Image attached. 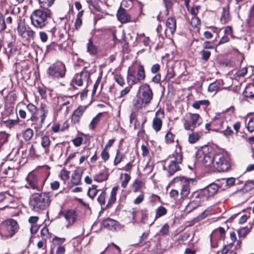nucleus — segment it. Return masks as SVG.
Here are the masks:
<instances>
[{"instance_id":"nucleus-22","label":"nucleus","mask_w":254,"mask_h":254,"mask_svg":"<svg viewBox=\"0 0 254 254\" xmlns=\"http://www.w3.org/2000/svg\"><path fill=\"white\" fill-rule=\"evenodd\" d=\"M231 20L229 14V6L226 5L223 7L222 15L220 17V21L223 24L228 22Z\"/></svg>"},{"instance_id":"nucleus-42","label":"nucleus","mask_w":254,"mask_h":254,"mask_svg":"<svg viewBox=\"0 0 254 254\" xmlns=\"http://www.w3.org/2000/svg\"><path fill=\"white\" fill-rule=\"evenodd\" d=\"M175 76V72L173 68L171 67L168 69L167 73L166 74L165 79L167 81H169Z\"/></svg>"},{"instance_id":"nucleus-4","label":"nucleus","mask_w":254,"mask_h":254,"mask_svg":"<svg viewBox=\"0 0 254 254\" xmlns=\"http://www.w3.org/2000/svg\"><path fill=\"white\" fill-rule=\"evenodd\" d=\"M49 18V12L41 9L35 10L30 16L33 25L39 28L44 27L48 24Z\"/></svg>"},{"instance_id":"nucleus-8","label":"nucleus","mask_w":254,"mask_h":254,"mask_svg":"<svg viewBox=\"0 0 254 254\" xmlns=\"http://www.w3.org/2000/svg\"><path fill=\"white\" fill-rule=\"evenodd\" d=\"M202 120L198 114L189 113L187 119L184 122V127L186 130L193 131L194 129L199 126Z\"/></svg>"},{"instance_id":"nucleus-6","label":"nucleus","mask_w":254,"mask_h":254,"mask_svg":"<svg viewBox=\"0 0 254 254\" xmlns=\"http://www.w3.org/2000/svg\"><path fill=\"white\" fill-rule=\"evenodd\" d=\"M4 223V226L1 230V235L5 238H11L18 231V223L13 219H7Z\"/></svg>"},{"instance_id":"nucleus-38","label":"nucleus","mask_w":254,"mask_h":254,"mask_svg":"<svg viewBox=\"0 0 254 254\" xmlns=\"http://www.w3.org/2000/svg\"><path fill=\"white\" fill-rule=\"evenodd\" d=\"M97 187L96 185H92L91 188L88 189L87 194L90 198H93L97 195L98 192Z\"/></svg>"},{"instance_id":"nucleus-37","label":"nucleus","mask_w":254,"mask_h":254,"mask_svg":"<svg viewBox=\"0 0 254 254\" xmlns=\"http://www.w3.org/2000/svg\"><path fill=\"white\" fill-rule=\"evenodd\" d=\"M200 136L197 132H192L189 136V141L190 143H195L199 138Z\"/></svg>"},{"instance_id":"nucleus-56","label":"nucleus","mask_w":254,"mask_h":254,"mask_svg":"<svg viewBox=\"0 0 254 254\" xmlns=\"http://www.w3.org/2000/svg\"><path fill=\"white\" fill-rule=\"evenodd\" d=\"M163 1L166 9L167 14H168L169 10L172 7L173 2L171 0H163Z\"/></svg>"},{"instance_id":"nucleus-36","label":"nucleus","mask_w":254,"mask_h":254,"mask_svg":"<svg viewBox=\"0 0 254 254\" xmlns=\"http://www.w3.org/2000/svg\"><path fill=\"white\" fill-rule=\"evenodd\" d=\"M167 212V210L164 207H159L156 210L155 219L165 215Z\"/></svg>"},{"instance_id":"nucleus-64","label":"nucleus","mask_w":254,"mask_h":254,"mask_svg":"<svg viewBox=\"0 0 254 254\" xmlns=\"http://www.w3.org/2000/svg\"><path fill=\"white\" fill-rule=\"evenodd\" d=\"M102 158L104 161H107L109 158V154L107 151V149L104 148L101 152Z\"/></svg>"},{"instance_id":"nucleus-46","label":"nucleus","mask_w":254,"mask_h":254,"mask_svg":"<svg viewBox=\"0 0 254 254\" xmlns=\"http://www.w3.org/2000/svg\"><path fill=\"white\" fill-rule=\"evenodd\" d=\"M27 109L31 115H35L37 111V107L32 104L29 103L27 105Z\"/></svg>"},{"instance_id":"nucleus-39","label":"nucleus","mask_w":254,"mask_h":254,"mask_svg":"<svg viewBox=\"0 0 254 254\" xmlns=\"http://www.w3.org/2000/svg\"><path fill=\"white\" fill-rule=\"evenodd\" d=\"M40 6L46 9L50 6L53 3L54 0H38Z\"/></svg>"},{"instance_id":"nucleus-50","label":"nucleus","mask_w":254,"mask_h":254,"mask_svg":"<svg viewBox=\"0 0 254 254\" xmlns=\"http://www.w3.org/2000/svg\"><path fill=\"white\" fill-rule=\"evenodd\" d=\"M174 135L170 132H168L165 135V141L167 143H170L174 142Z\"/></svg>"},{"instance_id":"nucleus-48","label":"nucleus","mask_w":254,"mask_h":254,"mask_svg":"<svg viewBox=\"0 0 254 254\" xmlns=\"http://www.w3.org/2000/svg\"><path fill=\"white\" fill-rule=\"evenodd\" d=\"M123 158V155L117 151L116 156L115 158L114 164L115 165L119 164L122 160Z\"/></svg>"},{"instance_id":"nucleus-26","label":"nucleus","mask_w":254,"mask_h":254,"mask_svg":"<svg viewBox=\"0 0 254 254\" xmlns=\"http://www.w3.org/2000/svg\"><path fill=\"white\" fill-rule=\"evenodd\" d=\"M244 94L246 97L254 98V84L247 86L245 89Z\"/></svg>"},{"instance_id":"nucleus-51","label":"nucleus","mask_w":254,"mask_h":254,"mask_svg":"<svg viewBox=\"0 0 254 254\" xmlns=\"http://www.w3.org/2000/svg\"><path fill=\"white\" fill-rule=\"evenodd\" d=\"M106 195V192L105 191H102L98 196L97 200L101 205H103L105 203Z\"/></svg>"},{"instance_id":"nucleus-54","label":"nucleus","mask_w":254,"mask_h":254,"mask_svg":"<svg viewBox=\"0 0 254 254\" xmlns=\"http://www.w3.org/2000/svg\"><path fill=\"white\" fill-rule=\"evenodd\" d=\"M115 80L118 84L121 86L125 84V80L124 78L121 75H116L114 77Z\"/></svg>"},{"instance_id":"nucleus-61","label":"nucleus","mask_w":254,"mask_h":254,"mask_svg":"<svg viewBox=\"0 0 254 254\" xmlns=\"http://www.w3.org/2000/svg\"><path fill=\"white\" fill-rule=\"evenodd\" d=\"M191 24L192 26L196 27L200 24V20L197 17L194 16L191 19Z\"/></svg>"},{"instance_id":"nucleus-10","label":"nucleus","mask_w":254,"mask_h":254,"mask_svg":"<svg viewBox=\"0 0 254 254\" xmlns=\"http://www.w3.org/2000/svg\"><path fill=\"white\" fill-rule=\"evenodd\" d=\"M192 180L188 179L185 177H177L173 179L174 183L181 182L182 185V189L180 192V195L182 199H185L188 197L190 193V182Z\"/></svg>"},{"instance_id":"nucleus-20","label":"nucleus","mask_w":254,"mask_h":254,"mask_svg":"<svg viewBox=\"0 0 254 254\" xmlns=\"http://www.w3.org/2000/svg\"><path fill=\"white\" fill-rule=\"evenodd\" d=\"M166 31L169 30L170 32L173 34L176 29V20L175 18L169 17L166 22Z\"/></svg>"},{"instance_id":"nucleus-55","label":"nucleus","mask_w":254,"mask_h":254,"mask_svg":"<svg viewBox=\"0 0 254 254\" xmlns=\"http://www.w3.org/2000/svg\"><path fill=\"white\" fill-rule=\"evenodd\" d=\"M224 33L225 35H230L231 37L234 38L233 30L232 26H227L224 29Z\"/></svg>"},{"instance_id":"nucleus-58","label":"nucleus","mask_w":254,"mask_h":254,"mask_svg":"<svg viewBox=\"0 0 254 254\" xmlns=\"http://www.w3.org/2000/svg\"><path fill=\"white\" fill-rule=\"evenodd\" d=\"M201 56H202V59L204 61H207L211 55V53L209 51H205V50H202L201 52Z\"/></svg>"},{"instance_id":"nucleus-17","label":"nucleus","mask_w":254,"mask_h":254,"mask_svg":"<svg viewBox=\"0 0 254 254\" xmlns=\"http://www.w3.org/2000/svg\"><path fill=\"white\" fill-rule=\"evenodd\" d=\"M117 16L118 20L122 23L130 21V15L127 12V10L122 7H120L117 13Z\"/></svg>"},{"instance_id":"nucleus-40","label":"nucleus","mask_w":254,"mask_h":254,"mask_svg":"<svg viewBox=\"0 0 254 254\" xmlns=\"http://www.w3.org/2000/svg\"><path fill=\"white\" fill-rule=\"evenodd\" d=\"M18 122L19 119L17 118L16 120H8L6 121H4L3 122V123L6 127L10 128L15 125L17 124Z\"/></svg>"},{"instance_id":"nucleus-29","label":"nucleus","mask_w":254,"mask_h":254,"mask_svg":"<svg viewBox=\"0 0 254 254\" xmlns=\"http://www.w3.org/2000/svg\"><path fill=\"white\" fill-rule=\"evenodd\" d=\"M51 141L50 138L48 135H44L41 138V145L45 148V152L46 154L49 153L48 147L50 146Z\"/></svg>"},{"instance_id":"nucleus-19","label":"nucleus","mask_w":254,"mask_h":254,"mask_svg":"<svg viewBox=\"0 0 254 254\" xmlns=\"http://www.w3.org/2000/svg\"><path fill=\"white\" fill-rule=\"evenodd\" d=\"M131 67L135 68L136 72L137 71L136 78L139 82L144 80L145 78L144 66L140 64H136Z\"/></svg>"},{"instance_id":"nucleus-2","label":"nucleus","mask_w":254,"mask_h":254,"mask_svg":"<svg viewBox=\"0 0 254 254\" xmlns=\"http://www.w3.org/2000/svg\"><path fill=\"white\" fill-rule=\"evenodd\" d=\"M153 92L150 86L144 83L139 88L136 98L134 101V106L137 108L145 107L151 101Z\"/></svg>"},{"instance_id":"nucleus-33","label":"nucleus","mask_w":254,"mask_h":254,"mask_svg":"<svg viewBox=\"0 0 254 254\" xmlns=\"http://www.w3.org/2000/svg\"><path fill=\"white\" fill-rule=\"evenodd\" d=\"M33 134V130L31 128H28L23 131L22 136L25 140L28 141L31 139Z\"/></svg>"},{"instance_id":"nucleus-45","label":"nucleus","mask_w":254,"mask_h":254,"mask_svg":"<svg viewBox=\"0 0 254 254\" xmlns=\"http://www.w3.org/2000/svg\"><path fill=\"white\" fill-rule=\"evenodd\" d=\"M17 31L18 34L21 37H24V35L27 31L25 26L20 24L18 25Z\"/></svg>"},{"instance_id":"nucleus-59","label":"nucleus","mask_w":254,"mask_h":254,"mask_svg":"<svg viewBox=\"0 0 254 254\" xmlns=\"http://www.w3.org/2000/svg\"><path fill=\"white\" fill-rule=\"evenodd\" d=\"M200 8V6L197 5L195 7H192L191 8H190L189 10H188L189 11L190 13L193 15L194 16H196L197 15L198 10Z\"/></svg>"},{"instance_id":"nucleus-24","label":"nucleus","mask_w":254,"mask_h":254,"mask_svg":"<svg viewBox=\"0 0 254 254\" xmlns=\"http://www.w3.org/2000/svg\"><path fill=\"white\" fill-rule=\"evenodd\" d=\"M82 172L79 170H75L71 176V182L74 185H78L81 181Z\"/></svg>"},{"instance_id":"nucleus-15","label":"nucleus","mask_w":254,"mask_h":254,"mask_svg":"<svg viewBox=\"0 0 254 254\" xmlns=\"http://www.w3.org/2000/svg\"><path fill=\"white\" fill-rule=\"evenodd\" d=\"M203 198L199 193H197L193 200L190 201L186 206L185 210L189 213L200 205Z\"/></svg>"},{"instance_id":"nucleus-13","label":"nucleus","mask_w":254,"mask_h":254,"mask_svg":"<svg viewBox=\"0 0 254 254\" xmlns=\"http://www.w3.org/2000/svg\"><path fill=\"white\" fill-rule=\"evenodd\" d=\"M156 117L152 122V127L156 131L158 132L161 130L162 126V119L164 117V111L159 110L156 112Z\"/></svg>"},{"instance_id":"nucleus-3","label":"nucleus","mask_w":254,"mask_h":254,"mask_svg":"<svg viewBox=\"0 0 254 254\" xmlns=\"http://www.w3.org/2000/svg\"><path fill=\"white\" fill-rule=\"evenodd\" d=\"M50 198L49 193H35L31 196L30 204L35 211L45 210L50 203Z\"/></svg>"},{"instance_id":"nucleus-9","label":"nucleus","mask_w":254,"mask_h":254,"mask_svg":"<svg viewBox=\"0 0 254 254\" xmlns=\"http://www.w3.org/2000/svg\"><path fill=\"white\" fill-rule=\"evenodd\" d=\"M71 100V98L68 97H59L57 101L59 106L58 111L61 112L64 115H66L72 106Z\"/></svg>"},{"instance_id":"nucleus-16","label":"nucleus","mask_w":254,"mask_h":254,"mask_svg":"<svg viewBox=\"0 0 254 254\" xmlns=\"http://www.w3.org/2000/svg\"><path fill=\"white\" fill-rule=\"evenodd\" d=\"M85 109V106H79L72 114L71 119V123L74 124L78 123Z\"/></svg>"},{"instance_id":"nucleus-44","label":"nucleus","mask_w":254,"mask_h":254,"mask_svg":"<svg viewBox=\"0 0 254 254\" xmlns=\"http://www.w3.org/2000/svg\"><path fill=\"white\" fill-rule=\"evenodd\" d=\"M69 171L63 169L61 171L60 176L62 180L64 181H66L68 180L69 178Z\"/></svg>"},{"instance_id":"nucleus-41","label":"nucleus","mask_w":254,"mask_h":254,"mask_svg":"<svg viewBox=\"0 0 254 254\" xmlns=\"http://www.w3.org/2000/svg\"><path fill=\"white\" fill-rule=\"evenodd\" d=\"M250 229L248 227H243L238 230V235L240 238H245L250 232Z\"/></svg>"},{"instance_id":"nucleus-11","label":"nucleus","mask_w":254,"mask_h":254,"mask_svg":"<svg viewBox=\"0 0 254 254\" xmlns=\"http://www.w3.org/2000/svg\"><path fill=\"white\" fill-rule=\"evenodd\" d=\"M26 180L27 184L26 187L33 190H40L42 183L40 180L34 174L30 173L26 177Z\"/></svg>"},{"instance_id":"nucleus-30","label":"nucleus","mask_w":254,"mask_h":254,"mask_svg":"<svg viewBox=\"0 0 254 254\" xmlns=\"http://www.w3.org/2000/svg\"><path fill=\"white\" fill-rule=\"evenodd\" d=\"M120 179L121 180V186L123 188L127 187L128 182L130 180V176L127 173L121 174Z\"/></svg>"},{"instance_id":"nucleus-28","label":"nucleus","mask_w":254,"mask_h":254,"mask_svg":"<svg viewBox=\"0 0 254 254\" xmlns=\"http://www.w3.org/2000/svg\"><path fill=\"white\" fill-rule=\"evenodd\" d=\"M64 217L69 224H72L76 220L75 211L72 210L67 211L64 215Z\"/></svg>"},{"instance_id":"nucleus-7","label":"nucleus","mask_w":254,"mask_h":254,"mask_svg":"<svg viewBox=\"0 0 254 254\" xmlns=\"http://www.w3.org/2000/svg\"><path fill=\"white\" fill-rule=\"evenodd\" d=\"M66 72L65 65L61 62L58 61L52 64L47 71V74L56 78H63Z\"/></svg>"},{"instance_id":"nucleus-25","label":"nucleus","mask_w":254,"mask_h":254,"mask_svg":"<svg viewBox=\"0 0 254 254\" xmlns=\"http://www.w3.org/2000/svg\"><path fill=\"white\" fill-rule=\"evenodd\" d=\"M30 120L32 122V125L34 126V128L36 129V132H37L38 129L40 128L43 125L44 123H41V124L39 125V123H40L41 120L36 115H31L30 118Z\"/></svg>"},{"instance_id":"nucleus-32","label":"nucleus","mask_w":254,"mask_h":254,"mask_svg":"<svg viewBox=\"0 0 254 254\" xmlns=\"http://www.w3.org/2000/svg\"><path fill=\"white\" fill-rule=\"evenodd\" d=\"M103 116V113H99L90 122L89 127L90 129L93 130L98 123L100 121V118Z\"/></svg>"},{"instance_id":"nucleus-21","label":"nucleus","mask_w":254,"mask_h":254,"mask_svg":"<svg viewBox=\"0 0 254 254\" xmlns=\"http://www.w3.org/2000/svg\"><path fill=\"white\" fill-rule=\"evenodd\" d=\"M5 14L8 15L6 19V22L7 24H11L13 19L16 18V15L14 11V8L9 6L8 9H6Z\"/></svg>"},{"instance_id":"nucleus-1","label":"nucleus","mask_w":254,"mask_h":254,"mask_svg":"<svg viewBox=\"0 0 254 254\" xmlns=\"http://www.w3.org/2000/svg\"><path fill=\"white\" fill-rule=\"evenodd\" d=\"M198 154L202 158L203 164L211 169L226 172L231 168V160L227 152L220 151L214 154L209 151L207 147H204L198 151Z\"/></svg>"},{"instance_id":"nucleus-14","label":"nucleus","mask_w":254,"mask_h":254,"mask_svg":"<svg viewBox=\"0 0 254 254\" xmlns=\"http://www.w3.org/2000/svg\"><path fill=\"white\" fill-rule=\"evenodd\" d=\"M218 186L217 184L213 183L205 187L200 193L202 198L203 197H208L214 195L218 190Z\"/></svg>"},{"instance_id":"nucleus-34","label":"nucleus","mask_w":254,"mask_h":254,"mask_svg":"<svg viewBox=\"0 0 254 254\" xmlns=\"http://www.w3.org/2000/svg\"><path fill=\"white\" fill-rule=\"evenodd\" d=\"M219 87L220 84L218 82H214L209 85L208 87V91L210 93L215 94L217 92Z\"/></svg>"},{"instance_id":"nucleus-53","label":"nucleus","mask_w":254,"mask_h":254,"mask_svg":"<svg viewBox=\"0 0 254 254\" xmlns=\"http://www.w3.org/2000/svg\"><path fill=\"white\" fill-rule=\"evenodd\" d=\"M248 72L247 68L243 67L239 70L236 73V77H244Z\"/></svg>"},{"instance_id":"nucleus-31","label":"nucleus","mask_w":254,"mask_h":254,"mask_svg":"<svg viewBox=\"0 0 254 254\" xmlns=\"http://www.w3.org/2000/svg\"><path fill=\"white\" fill-rule=\"evenodd\" d=\"M87 51L92 55L98 53V48L93 44L91 39L89 40L87 44Z\"/></svg>"},{"instance_id":"nucleus-57","label":"nucleus","mask_w":254,"mask_h":254,"mask_svg":"<svg viewBox=\"0 0 254 254\" xmlns=\"http://www.w3.org/2000/svg\"><path fill=\"white\" fill-rule=\"evenodd\" d=\"M82 142L83 138L81 137H77L72 140V142L76 147L80 146Z\"/></svg>"},{"instance_id":"nucleus-23","label":"nucleus","mask_w":254,"mask_h":254,"mask_svg":"<svg viewBox=\"0 0 254 254\" xmlns=\"http://www.w3.org/2000/svg\"><path fill=\"white\" fill-rule=\"evenodd\" d=\"M103 225L104 227L109 230H115L117 226V221L110 218H107L103 221Z\"/></svg>"},{"instance_id":"nucleus-60","label":"nucleus","mask_w":254,"mask_h":254,"mask_svg":"<svg viewBox=\"0 0 254 254\" xmlns=\"http://www.w3.org/2000/svg\"><path fill=\"white\" fill-rule=\"evenodd\" d=\"M247 128L250 132H253L254 130V119H250L248 124Z\"/></svg>"},{"instance_id":"nucleus-18","label":"nucleus","mask_w":254,"mask_h":254,"mask_svg":"<svg viewBox=\"0 0 254 254\" xmlns=\"http://www.w3.org/2000/svg\"><path fill=\"white\" fill-rule=\"evenodd\" d=\"M135 73L136 71L135 68L131 67L128 68L127 79V83L130 85L135 84L139 82L135 75Z\"/></svg>"},{"instance_id":"nucleus-35","label":"nucleus","mask_w":254,"mask_h":254,"mask_svg":"<svg viewBox=\"0 0 254 254\" xmlns=\"http://www.w3.org/2000/svg\"><path fill=\"white\" fill-rule=\"evenodd\" d=\"M107 179L108 176L106 174L102 172L96 174L94 177V180L98 182H103L107 180Z\"/></svg>"},{"instance_id":"nucleus-12","label":"nucleus","mask_w":254,"mask_h":254,"mask_svg":"<svg viewBox=\"0 0 254 254\" xmlns=\"http://www.w3.org/2000/svg\"><path fill=\"white\" fill-rule=\"evenodd\" d=\"M90 73L88 71L84 70L79 73H77L74 76L72 82L78 86L82 85L83 82L87 83L90 78Z\"/></svg>"},{"instance_id":"nucleus-47","label":"nucleus","mask_w":254,"mask_h":254,"mask_svg":"<svg viewBox=\"0 0 254 254\" xmlns=\"http://www.w3.org/2000/svg\"><path fill=\"white\" fill-rule=\"evenodd\" d=\"M179 191L176 190H172L169 192V195L171 199L174 201H176L179 197Z\"/></svg>"},{"instance_id":"nucleus-63","label":"nucleus","mask_w":254,"mask_h":254,"mask_svg":"<svg viewBox=\"0 0 254 254\" xmlns=\"http://www.w3.org/2000/svg\"><path fill=\"white\" fill-rule=\"evenodd\" d=\"M169 226L167 224H165L162 227L160 232L162 235H166L168 233Z\"/></svg>"},{"instance_id":"nucleus-43","label":"nucleus","mask_w":254,"mask_h":254,"mask_svg":"<svg viewBox=\"0 0 254 254\" xmlns=\"http://www.w3.org/2000/svg\"><path fill=\"white\" fill-rule=\"evenodd\" d=\"M142 186V182L140 180H136L133 184V191H138L141 188Z\"/></svg>"},{"instance_id":"nucleus-5","label":"nucleus","mask_w":254,"mask_h":254,"mask_svg":"<svg viewBox=\"0 0 254 254\" xmlns=\"http://www.w3.org/2000/svg\"><path fill=\"white\" fill-rule=\"evenodd\" d=\"M170 158L171 160L168 164V171L170 175H173L180 169V164L182 163L183 160L181 148H177Z\"/></svg>"},{"instance_id":"nucleus-52","label":"nucleus","mask_w":254,"mask_h":254,"mask_svg":"<svg viewBox=\"0 0 254 254\" xmlns=\"http://www.w3.org/2000/svg\"><path fill=\"white\" fill-rule=\"evenodd\" d=\"M6 28V23L3 16L0 13V32Z\"/></svg>"},{"instance_id":"nucleus-27","label":"nucleus","mask_w":254,"mask_h":254,"mask_svg":"<svg viewBox=\"0 0 254 254\" xmlns=\"http://www.w3.org/2000/svg\"><path fill=\"white\" fill-rule=\"evenodd\" d=\"M118 189L119 187L118 186L114 187L113 188L112 191L111 192L110 197L108 199V202L107 205H111L115 203L116 200V195Z\"/></svg>"},{"instance_id":"nucleus-62","label":"nucleus","mask_w":254,"mask_h":254,"mask_svg":"<svg viewBox=\"0 0 254 254\" xmlns=\"http://www.w3.org/2000/svg\"><path fill=\"white\" fill-rule=\"evenodd\" d=\"M14 169L12 168L8 167L7 169H5L3 171V173L8 176L9 177H11L13 175Z\"/></svg>"},{"instance_id":"nucleus-49","label":"nucleus","mask_w":254,"mask_h":254,"mask_svg":"<svg viewBox=\"0 0 254 254\" xmlns=\"http://www.w3.org/2000/svg\"><path fill=\"white\" fill-rule=\"evenodd\" d=\"M65 241V238H59L57 236H55L53 239L54 244L56 245H61L63 244Z\"/></svg>"}]
</instances>
